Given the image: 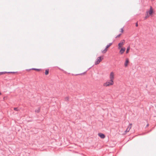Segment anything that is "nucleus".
<instances>
[{
  "mask_svg": "<svg viewBox=\"0 0 156 156\" xmlns=\"http://www.w3.org/2000/svg\"><path fill=\"white\" fill-rule=\"evenodd\" d=\"M114 83V82L112 80H109L107 81L105 83H104V85L106 87L109 86L110 85H113Z\"/></svg>",
  "mask_w": 156,
  "mask_h": 156,
  "instance_id": "f257e3e1",
  "label": "nucleus"
},
{
  "mask_svg": "<svg viewBox=\"0 0 156 156\" xmlns=\"http://www.w3.org/2000/svg\"><path fill=\"white\" fill-rule=\"evenodd\" d=\"M125 43V41L124 40H121L120 43H119L118 44V49H120V48H121L122 46Z\"/></svg>",
  "mask_w": 156,
  "mask_h": 156,
  "instance_id": "f03ea898",
  "label": "nucleus"
},
{
  "mask_svg": "<svg viewBox=\"0 0 156 156\" xmlns=\"http://www.w3.org/2000/svg\"><path fill=\"white\" fill-rule=\"evenodd\" d=\"M103 59V58H101V56H100L98 57L96 61L95 62V64L97 65L99 63L102 61V60Z\"/></svg>",
  "mask_w": 156,
  "mask_h": 156,
  "instance_id": "7ed1b4c3",
  "label": "nucleus"
},
{
  "mask_svg": "<svg viewBox=\"0 0 156 156\" xmlns=\"http://www.w3.org/2000/svg\"><path fill=\"white\" fill-rule=\"evenodd\" d=\"M110 80L113 81L114 79V73L113 72H112L110 73Z\"/></svg>",
  "mask_w": 156,
  "mask_h": 156,
  "instance_id": "20e7f679",
  "label": "nucleus"
},
{
  "mask_svg": "<svg viewBox=\"0 0 156 156\" xmlns=\"http://www.w3.org/2000/svg\"><path fill=\"white\" fill-rule=\"evenodd\" d=\"M129 63V59L128 58H126L125 62L124 63V66L125 67H126L128 66V64Z\"/></svg>",
  "mask_w": 156,
  "mask_h": 156,
  "instance_id": "39448f33",
  "label": "nucleus"
},
{
  "mask_svg": "<svg viewBox=\"0 0 156 156\" xmlns=\"http://www.w3.org/2000/svg\"><path fill=\"white\" fill-rule=\"evenodd\" d=\"M98 135L102 139H104L105 137V134L101 133H98Z\"/></svg>",
  "mask_w": 156,
  "mask_h": 156,
  "instance_id": "423d86ee",
  "label": "nucleus"
},
{
  "mask_svg": "<svg viewBox=\"0 0 156 156\" xmlns=\"http://www.w3.org/2000/svg\"><path fill=\"white\" fill-rule=\"evenodd\" d=\"M125 48H122L119 51L121 55L125 51Z\"/></svg>",
  "mask_w": 156,
  "mask_h": 156,
  "instance_id": "0eeeda50",
  "label": "nucleus"
},
{
  "mask_svg": "<svg viewBox=\"0 0 156 156\" xmlns=\"http://www.w3.org/2000/svg\"><path fill=\"white\" fill-rule=\"evenodd\" d=\"M147 12L148 13H149L150 15H151L152 14L153 12V11L151 6L150 7L149 10L148 11V12Z\"/></svg>",
  "mask_w": 156,
  "mask_h": 156,
  "instance_id": "6e6552de",
  "label": "nucleus"
},
{
  "mask_svg": "<svg viewBox=\"0 0 156 156\" xmlns=\"http://www.w3.org/2000/svg\"><path fill=\"white\" fill-rule=\"evenodd\" d=\"M130 49V46H129L127 47V50L126 51V53H128L129 52Z\"/></svg>",
  "mask_w": 156,
  "mask_h": 156,
  "instance_id": "1a4fd4ad",
  "label": "nucleus"
},
{
  "mask_svg": "<svg viewBox=\"0 0 156 156\" xmlns=\"http://www.w3.org/2000/svg\"><path fill=\"white\" fill-rule=\"evenodd\" d=\"M107 49L106 48L105 49H104V50L102 51V52L103 53H105L106 51H107Z\"/></svg>",
  "mask_w": 156,
  "mask_h": 156,
  "instance_id": "9d476101",
  "label": "nucleus"
},
{
  "mask_svg": "<svg viewBox=\"0 0 156 156\" xmlns=\"http://www.w3.org/2000/svg\"><path fill=\"white\" fill-rule=\"evenodd\" d=\"M112 43H110L108 44L106 46V48L107 49V48H108L110 46H111L112 44Z\"/></svg>",
  "mask_w": 156,
  "mask_h": 156,
  "instance_id": "9b49d317",
  "label": "nucleus"
},
{
  "mask_svg": "<svg viewBox=\"0 0 156 156\" xmlns=\"http://www.w3.org/2000/svg\"><path fill=\"white\" fill-rule=\"evenodd\" d=\"M146 13H147L146 16L144 17V19H147V18L149 17V16L148 15V12H146Z\"/></svg>",
  "mask_w": 156,
  "mask_h": 156,
  "instance_id": "f8f14e48",
  "label": "nucleus"
},
{
  "mask_svg": "<svg viewBox=\"0 0 156 156\" xmlns=\"http://www.w3.org/2000/svg\"><path fill=\"white\" fill-rule=\"evenodd\" d=\"M40 111V109L39 108H38L37 109H36L35 110V112H36L39 113V112Z\"/></svg>",
  "mask_w": 156,
  "mask_h": 156,
  "instance_id": "ddd939ff",
  "label": "nucleus"
},
{
  "mask_svg": "<svg viewBox=\"0 0 156 156\" xmlns=\"http://www.w3.org/2000/svg\"><path fill=\"white\" fill-rule=\"evenodd\" d=\"M45 74L46 75H47L48 73H49V70L48 69H46L45 70Z\"/></svg>",
  "mask_w": 156,
  "mask_h": 156,
  "instance_id": "4468645a",
  "label": "nucleus"
},
{
  "mask_svg": "<svg viewBox=\"0 0 156 156\" xmlns=\"http://www.w3.org/2000/svg\"><path fill=\"white\" fill-rule=\"evenodd\" d=\"M14 110L16 111H19V110L18 108H14Z\"/></svg>",
  "mask_w": 156,
  "mask_h": 156,
  "instance_id": "2eb2a0df",
  "label": "nucleus"
},
{
  "mask_svg": "<svg viewBox=\"0 0 156 156\" xmlns=\"http://www.w3.org/2000/svg\"><path fill=\"white\" fill-rule=\"evenodd\" d=\"M131 128V127L129 128V127H128L126 129V132H129Z\"/></svg>",
  "mask_w": 156,
  "mask_h": 156,
  "instance_id": "dca6fc26",
  "label": "nucleus"
},
{
  "mask_svg": "<svg viewBox=\"0 0 156 156\" xmlns=\"http://www.w3.org/2000/svg\"><path fill=\"white\" fill-rule=\"evenodd\" d=\"M121 34H120L118 35L116 37H115V38H117L118 37H120V36L121 35Z\"/></svg>",
  "mask_w": 156,
  "mask_h": 156,
  "instance_id": "f3484780",
  "label": "nucleus"
},
{
  "mask_svg": "<svg viewBox=\"0 0 156 156\" xmlns=\"http://www.w3.org/2000/svg\"><path fill=\"white\" fill-rule=\"evenodd\" d=\"M123 28H121V30H120V32L121 33H123Z\"/></svg>",
  "mask_w": 156,
  "mask_h": 156,
  "instance_id": "a211bd4d",
  "label": "nucleus"
},
{
  "mask_svg": "<svg viewBox=\"0 0 156 156\" xmlns=\"http://www.w3.org/2000/svg\"><path fill=\"white\" fill-rule=\"evenodd\" d=\"M136 26L137 27L138 26V24L137 23H136Z\"/></svg>",
  "mask_w": 156,
  "mask_h": 156,
  "instance_id": "6ab92c4d",
  "label": "nucleus"
},
{
  "mask_svg": "<svg viewBox=\"0 0 156 156\" xmlns=\"http://www.w3.org/2000/svg\"><path fill=\"white\" fill-rule=\"evenodd\" d=\"M33 69L36 70H39L40 69Z\"/></svg>",
  "mask_w": 156,
  "mask_h": 156,
  "instance_id": "aec40b11",
  "label": "nucleus"
},
{
  "mask_svg": "<svg viewBox=\"0 0 156 156\" xmlns=\"http://www.w3.org/2000/svg\"><path fill=\"white\" fill-rule=\"evenodd\" d=\"M148 126H149V124H147V125H146V127H148Z\"/></svg>",
  "mask_w": 156,
  "mask_h": 156,
  "instance_id": "412c9836",
  "label": "nucleus"
},
{
  "mask_svg": "<svg viewBox=\"0 0 156 156\" xmlns=\"http://www.w3.org/2000/svg\"><path fill=\"white\" fill-rule=\"evenodd\" d=\"M3 74L2 72L0 73V75H1Z\"/></svg>",
  "mask_w": 156,
  "mask_h": 156,
  "instance_id": "4be33fe9",
  "label": "nucleus"
},
{
  "mask_svg": "<svg viewBox=\"0 0 156 156\" xmlns=\"http://www.w3.org/2000/svg\"><path fill=\"white\" fill-rule=\"evenodd\" d=\"M1 92H0V95H1Z\"/></svg>",
  "mask_w": 156,
  "mask_h": 156,
  "instance_id": "5701e85b",
  "label": "nucleus"
},
{
  "mask_svg": "<svg viewBox=\"0 0 156 156\" xmlns=\"http://www.w3.org/2000/svg\"><path fill=\"white\" fill-rule=\"evenodd\" d=\"M11 73L10 72H9V73ZM11 73H12V72H11Z\"/></svg>",
  "mask_w": 156,
  "mask_h": 156,
  "instance_id": "b1692460",
  "label": "nucleus"
}]
</instances>
